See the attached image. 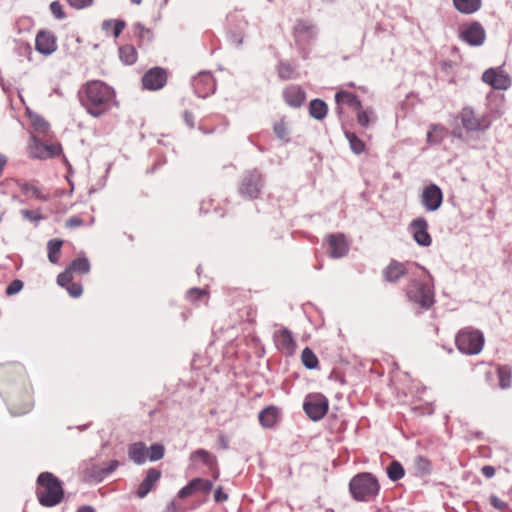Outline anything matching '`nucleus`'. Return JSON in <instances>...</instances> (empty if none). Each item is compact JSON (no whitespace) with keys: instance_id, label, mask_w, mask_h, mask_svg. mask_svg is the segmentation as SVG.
Listing matches in <instances>:
<instances>
[{"instance_id":"32","label":"nucleus","mask_w":512,"mask_h":512,"mask_svg":"<svg viewBox=\"0 0 512 512\" xmlns=\"http://www.w3.org/2000/svg\"><path fill=\"white\" fill-rule=\"evenodd\" d=\"M29 118L36 132L42 135L48 134L50 125L43 117L38 114H29Z\"/></svg>"},{"instance_id":"24","label":"nucleus","mask_w":512,"mask_h":512,"mask_svg":"<svg viewBox=\"0 0 512 512\" xmlns=\"http://www.w3.org/2000/svg\"><path fill=\"white\" fill-rule=\"evenodd\" d=\"M335 100L338 105L347 104L355 110H360L362 108V103L359 98L351 92L339 91L335 94Z\"/></svg>"},{"instance_id":"8","label":"nucleus","mask_w":512,"mask_h":512,"mask_svg":"<svg viewBox=\"0 0 512 512\" xmlns=\"http://www.w3.org/2000/svg\"><path fill=\"white\" fill-rule=\"evenodd\" d=\"M482 81L496 90H507L511 87L510 76L499 68H489L482 74Z\"/></svg>"},{"instance_id":"37","label":"nucleus","mask_w":512,"mask_h":512,"mask_svg":"<svg viewBox=\"0 0 512 512\" xmlns=\"http://www.w3.org/2000/svg\"><path fill=\"white\" fill-rule=\"evenodd\" d=\"M350 148L355 154H361L365 150V144L354 133L346 132Z\"/></svg>"},{"instance_id":"29","label":"nucleus","mask_w":512,"mask_h":512,"mask_svg":"<svg viewBox=\"0 0 512 512\" xmlns=\"http://www.w3.org/2000/svg\"><path fill=\"white\" fill-rule=\"evenodd\" d=\"M445 136V128L439 124H432L427 132V142L431 145L439 144Z\"/></svg>"},{"instance_id":"22","label":"nucleus","mask_w":512,"mask_h":512,"mask_svg":"<svg viewBox=\"0 0 512 512\" xmlns=\"http://www.w3.org/2000/svg\"><path fill=\"white\" fill-rule=\"evenodd\" d=\"M190 460L195 463L200 460L208 469L216 468L217 458L205 449H197L190 455Z\"/></svg>"},{"instance_id":"10","label":"nucleus","mask_w":512,"mask_h":512,"mask_svg":"<svg viewBox=\"0 0 512 512\" xmlns=\"http://www.w3.org/2000/svg\"><path fill=\"white\" fill-rule=\"evenodd\" d=\"M442 201L443 194L437 185L430 184L423 189L421 203L427 211H436L441 206Z\"/></svg>"},{"instance_id":"5","label":"nucleus","mask_w":512,"mask_h":512,"mask_svg":"<svg viewBox=\"0 0 512 512\" xmlns=\"http://www.w3.org/2000/svg\"><path fill=\"white\" fill-rule=\"evenodd\" d=\"M408 299L424 309L430 308L434 303L433 292L430 287L418 280H411L406 287Z\"/></svg>"},{"instance_id":"41","label":"nucleus","mask_w":512,"mask_h":512,"mask_svg":"<svg viewBox=\"0 0 512 512\" xmlns=\"http://www.w3.org/2000/svg\"><path fill=\"white\" fill-rule=\"evenodd\" d=\"M119 466V462L117 460H111L107 463L105 467H99L97 471V477L101 480L114 472Z\"/></svg>"},{"instance_id":"12","label":"nucleus","mask_w":512,"mask_h":512,"mask_svg":"<svg viewBox=\"0 0 512 512\" xmlns=\"http://www.w3.org/2000/svg\"><path fill=\"white\" fill-rule=\"evenodd\" d=\"M62 149L59 144H45L33 137V142L30 145V155L33 158L48 159L59 155Z\"/></svg>"},{"instance_id":"14","label":"nucleus","mask_w":512,"mask_h":512,"mask_svg":"<svg viewBox=\"0 0 512 512\" xmlns=\"http://www.w3.org/2000/svg\"><path fill=\"white\" fill-rule=\"evenodd\" d=\"M36 50L43 55H50L57 49L56 37L52 32L40 31L35 40Z\"/></svg>"},{"instance_id":"46","label":"nucleus","mask_w":512,"mask_h":512,"mask_svg":"<svg viewBox=\"0 0 512 512\" xmlns=\"http://www.w3.org/2000/svg\"><path fill=\"white\" fill-rule=\"evenodd\" d=\"M50 11L52 13V15L58 19V20H62L66 17V14L63 10V6L62 4L59 2V1H53L50 3Z\"/></svg>"},{"instance_id":"19","label":"nucleus","mask_w":512,"mask_h":512,"mask_svg":"<svg viewBox=\"0 0 512 512\" xmlns=\"http://www.w3.org/2000/svg\"><path fill=\"white\" fill-rule=\"evenodd\" d=\"M161 477V472L155 468H151L148 470L145 479L139 485L137 490V496L139 498H144L155 486L158 480Z\"/></svg>"},{"instance_id":"7","label":"nucleus","mask_w":512,"mask_h":512,"mask_svg":"<svg viewBox=\"0 0 512 512\" xmlns=\"http://www.w3.org/2000/svg\"><path fill=\"white\" fill-rule=\"evenodd\" d=\"M263 180L261 174L257 170L247 171L241 180L239 193L247 199H256L259 197Z\"/></svg>"},{"instance_id":"1","label":"nucleus","mask_w":512,"mask_h":512,"mask_svg":"<svg viewBox=\"0 0 512 512\" xmlns=\"http://www.w3.org/2000/svg\"><path fill=\"white\" fill-rule=\"evenodd\" d=\"M79 100L90 115L99 117L112 107L115 92L103 81L92 80L85 83L79 90Z\"/></svg>"},{"instance_id":"38","label":"nucleus","mask_w":512,"mask_h":512,"mask_svg":"<svg viewBox=\"0 0 512 512\" xmlns=\"http://www.w3.org/2000/svg\"><path fill=\"white\" fill-rule=\"evenodd\" d=\"M277 72L283 80H289L294 76V68L288 62H280L277 66Z\"/></svg>"},{"instance_id":"26","label":"nucleus","mask_w":512,"mask_h":512,"mask_svg":"<svg viewBox=\"0 0 512 512\" xmlns=\"http://www.w3.org/2000/svg\"><path fill=\"white\" fill-rule=\"evenodd\" d=\"M328 112L327 104L321 99H313L309 104V114L316 120H323Z\"/></svg>"},{"instance_id":"53","label":"nucleus","mask_w":512,"mask_h":512,"mask_svg":"<svg viewBox=\"0 0 512 512\" xmlns=\"http://www.w3.org/2000/svg\"><path fill=\"white\" fill-rule=\"evenodd\" d=\"M200 82H205L211 84V90H213V79L212 76L209 73H203L200 74L198 77L194 79L195 86L198 85Z\"/></svg>"},{"instance_id":"13","label":"nucleus","mask_w":512,"mask_h":512,"mask_svg":"<svg viewBox=\"0 0 512 512\" xmlns=\"http://www.w3.org/2000/svg\"><path fill=\"white\" fill-rule=\"evenodd\" d=\"M410 227L413 231L414 240L421 246L427 247L431 244L432 239L428 233V223L425 218H415Z\"/></svg>"},{"instance_id":"39","label":"nucleus","mask_w":512,"mask_h":512,"mask_svg":"<svg viewBox=\"0 0 512 512\" xmlns=\"http://www.w3.org/2000/svg\"><path fill=\"white\" fill-rule=\"evenodd\" d=\"M273 130L278 139L286 142L289 140L287 124L283 119L274 124Z\"/></svg>"},{"instance_id":"11","label":"nucleus","mask_w":512,"mask_h":512,"mask_svg":"<svg viewBox=\"0 0 512 512\" xmlns=\"http://www.w3.org/2000/svg\"><path fill=\"white\" fill-rule=\"evenodd\" d=\"M167 82V73L161 67H154L148 70L142 77L143 86L148 90H159Z\"/></svg>"},{"instance_id":"61","label":"nucleus","mask_w":512,"mask_h":512,"mask_svg":"<svg viewBox=\"0 0 512 512\" xmlns=\"http://www.w3.org/2000/svg\"><path fill=\"white\" fill-rule=\"evenodd\" d=\"M133 4L140 5L142 0H130Z\"/></svg>"},{"instance_id":"45","label":"nucleus","mask_w":512,"mask_h":512,"mask_svg":"<svg viewBox=\"0 0 512 512\" xmlns=\"http://www.w3.org/2000/svg\"><path fill=\"white\" fill-rule=\"evenodd\" d=\"M22 216L31 222H39L44 219L40 210H21Z\"/></svg>"},{"instance_id":"54","label":"nucleus","mask_w":512,"mask_h":512,"mask_svg":"<svg viewBox=\"0 0 512 512\" xmlns=\"http://www.w3.org/2000/svg\"><path fill=\"white\" fill-rule=\"evenodd\" d=\"M83 225V220L79 216H72L66 221L67 228H76Z\"/></svg>"},{"instance_id":"55","label":"nucleus","mask_w":512,"mask_h":512,"mask_svg":"<svg viewBox=\"0 0 512 512\" xmlns=\"http://www.w3.org/2000/svg\"><path fill=\"white\" fill-rule=\"evenodd\" d=\"M227 499H228V495L223 492L222 487H218L214 493V500L219 503V502H224Z\"/></svg>"},{"instance_id":"52","label":"nucleus","mask_w":512,"mask_h":512,"mask_svg":"<svg viewBox=\"0 0 512 512\" xmlns=\"http://www.w3.org/2000/svg\"><path fill=\"white\" fill-rule=\"evenodd\" d=\"M490 504L494 508H496L498 510H501V511L505 510L507 508V506H508L506 502H504L503 500L499 499L496 495H491L490 496Z\"/></svg>"},{"instance_id":"27","label":"nucleus","mask_w":512,"mask_h":512,"mask_svg":"<svg viewBox=\"0 0 512 512\" xmlns=\"http://www.w3.org/2000/svg\"><path fill=\"white\" fill-rule=\"evenodd\" d=\"M63 245V240L54 238L48 241L47 243V251H48V259L52 264H57L59 262L60 252Z\"/></svg>"},{"instance_id":"6","label":"nucleus","mask_w":512,"mask_h":512,"mask_svg":"<svg viewBox=\"0 0 512 512\" xmlns=\"http://www.w3.org/2000/svg\"><path fill=\"white\" fill-rule=\"evenodd\" d=\"M328 407V399L320 393L307 395L303 403L305 413L313 421L322 419L326 415Z\"/></svg>"},{"instance_id":"49","label":"nucleus","mask_w":512,"mask_h":512,"mask_svg":"<svg viewBox=\"0 0 512 512\" xmlns=\"http://www.w3.org/2000/svg\"><path fill=\"white\" fill-rule=\"evenodd\" d=\"M195 484H197V481L191 480L186 486H184L179 492L178 497L183 499L186 497L191 496L195 493Z\"/></svg>"},{"instance_id":"34","label":"nucleus","mask_w":512,"mask_h":512,"mask_svg":"<svg viewBox=\"0 0 512 512\" xmlns=\"http://www.w3.org/2000/svg\"><path fill=\"white\" fill-rule=\"evenodd\" d=\"M72 273L86 274L90 271V263L87 258H77L67 267Z\"/></svg>"},{"instance_id":"23","label":"nucleus","mask_w":512,"mask_h":512,"mask_svg":"<svg viewBox=\"0 0 512 512\" xmlns=\"http://www.w3.org/2000/svg\"><path fill=\"white\" fill-rule=\"evenodd\" d=\"M453 4L457 11L469 15L481 8L482 0H453Z\"/></svg>"},{"instance_id":"30","label":"nucleus","mask_w":512,"mask_h":512,"mask_svg":"<svg viewBox=\"0 0 512 512\" xmlns=\"http://www.w3.org/2000/svg\"><path fill=\"white\" fill-rule=\"evenodd\" d=\"M119 56L123 63L131 65L137 60V51L132 45H124L119 49Z\"/></svg>"},{"instance_id":"50","label":"nucleus","mask_w":512,"mask_h":512,"mask_svg":"<svg viewBox=\"0 0 512 512\" xmlns=\"http://www.w3.org/2000/svg\"><path fill=\"white\" fill-rule=\"evenodd\" d=\"M23 288V282L21 280H13L6 288V294L12 296L17 294Z\"/></svg>"},{"instance_id":"44","label":"nucleus","mask_w":512,"mask_h":512,"mask_svg":"<svg viewBox=\"0 0 512 512\" xmlns=\"http://www.w3.org/2000/svg\"><path fill=\"white\" fill-rule=\"evenodd\" d=\"M110 25H113V35L115 38L119 37L125 28V22L122 20L105 21L103 23V28L107 29Z\"/></svg>"},{"instance_id":"9","label":"nucleus","mask_w":512,"mask_h":512,"mask_svg":"<svg viewBox=\"0 0 512 512\" xmlns=\"http://www.w3.org/2000/svg\"><path fill=\"white\" fill-rule=\"evenodd\" d=\"M460 38L471 46H480L486 39V32L481 23L474 21L461 30Z\"/></svg>"},{"instance_id":"21","label":"nucleus","mask_w":512,"mask_h":512,"mask_svg":"<svg viewBox=\"0 0 512 512\" xmlns=\"http://www.w3.org/2000/svg\"><path fill=\"white\" fill-rule=\"evenodd\" d=\"M258 419L264 428H272L279 419V409L275 406H268L260 411Z\"/></svg>"},{"instance_id":"36","label":"nucleus","mask_w":512,"mask_h":512,"mask_svg":"<svg viewBox=\"0 0 512 512\" xmlns=\"http://www.w3.org/2000/svg\"><path fill=\"white\" fill-rule=\"evenodd\" d=\"M375 120L374 111L372 108H368L363 110L362 108L360 110H357V121L360 126L362 127H368L371 121Z\"/></svg>"},{"instance_id":"15","label":"nucleus","mask_w":512,"mask_h":512,"mask_svg":"<svg viewBox=\"0 0 512 512\" xmlns=\"http://www.w3.org/2000/svg\"><path fill=\"white\" fill-rule=\"evenodd\" d=\"M329 252L332 258L344 257L349 251V244L344 234H330L327 237Z\"/></svg>"},{"instance_id":"3","label":"nucleus","mask_w":512,"mask_h":512,"mask_svg":"<svg viewBox=\"0 0 512 512\" xmlns=\"http://www.w3.org/2000/svg\"><path fill=\"white\" fill-rule=\"evenodd\" d=\"M349 491L356 501L368 502L377 497L380 484L373 474L363 472L352 477L349 483Z\"/></svg>"},{"instance_id":"16","label":"nucleus","mask_w":512,"mask_h":512,"mask_svg":"<svg viewBox=\"0 0 512 512\" xmlns=\"http://www.w3.org/2000/svg\"><path fill=\"white\" fill-rule=\"evenodd\" d=\"M275 342L277 348L286 356H291L295 353L296 343L292 337V333L287 328H283L275 333Z\"/></svg>"},{"instance_id":"48","label":"nucleus","mask_w":512,"mask_h":512,"mask_svg":"<svg viewBox=\"0 0 512 512\" xmlns=\"http://www.w3.org/2000/svg\"><path fill=\"white\" fill-rule=\"evenodd\" d=\"M66 2L71 8L81 10L90 7L94 0H66Z\"/></svg>"},{"instance_id":"31","label":"nucleus","mask_w":512,"mask_h":512,"mask_svg":"<svg viewBox=\"0 0 512 512\" xmlns=\"http://www.w3.org/2000/svg\"><path fill=\"white\" fill-rule=\"evenodd\" d=\"M386 473L391 481H398L404 477L405 470L400 462L394 460L387 467Z\"/></svg>"},{"instance_id":"40","label":"nucleus","mask_w":512,"mask_h":512,"mask_svg":"<svg viewBox=\"0 0 512 512\" xmlns=\"http://www.w3.org/2000/svg\"><path fill=\"white\" fill-rule=\"evenodd\" d=\"M164 446L161 444H153L147 451V457L150 461H158L164 456Z\"/></svg>"},{"instance_id":"35","label":"nucleus","mask_w":512,"mask_h":512,"mask_svg":"<svg viewBox=\"0 0 512 512\" xmlns=\"http://www.w3.org/2000/svg\"><path fill=\"white\" fill-rule=\"evenodd\" d=\"M20 189L24 195L27 197H35L38 200L46 201L48 198L42 192L33 185H30L28 183H23L20 185Z\"/></svg>"},{"instance_id":"4","label":"nucleus","mask_w":512,"mask_h":512,"mask_svg":"<svg viewBox=\"0 0 512 512\" xmlns=\"http://www.w3.org/2000/svg\"><path fill=\"white\" fill-rule=\"evenodd\" d=\"M455 343L461 353L477 355L482 351L485 339L481 331L467 327L457 333Z\"/></svg>"},{"instance_id":"2","label":"nucleus","mask_w":512,"mask_h":512,"mask_svg":"<svg viewBox=\"0 0 512 512\" xmlns=\"http://www.w3.org/2000/svg\"><path fill=\"white\" fill-rule=\"evenodd\" d=\"M37 498L44 507L58 505L64 496L61 481L50 472H43L37 478Z\"/></svg>"},{"instance_id":"17","label":"nucleus","mask_w":512,"mask_h":512,"mask_svg":"<svg viewBox=\"0 0 512 512\" xmlns=\"http://www.w3.org/2000/svg\"><path fill=\"white\" fill-rule=\"evenodd\" d=\"M460 120L463 128L468 132L485 130L487 125H483L482 120L475 115L471 108H464L460 113Z\"/></svg>"},{"instance_id":"42","label":"nucleus","mask_w":512,"mask_h":512,"mask_svg":"<svg viewBox=\"0 0 512 512\" xmlns=\"http://www.w3.org/2000/svg\"><path fill=\"white\" fill-rule=\"evenodd\" d=\"M192 480L197 481V484H195V493L203 492L208 494L213 488V483L210 480L203 478H194Z\"/></svg>"},{"instance_id":"28","label":"nucleus","mask_w":512,"mask_h":512,"mask_svg":"<svg viewBox=\"0 0 512 512\" xmlns=\"http://www.w3.org/2000/svg\"><path fill=\"white\" fill-rule=\"evenodd\" d=\"M499 386L501 389H508L512 384V369L508 365H501L497 369Z\"/></svg>"},{"instance_id":"60","label":"nucleus","mask_w":512,"mask_h":512,"mask_svg":"<svg viewBox=\"0 0 512 512\" xmlns=\"http://www.w3.org/2000/svg\"><path fill=\"white\" fill-rule=\"evenodd\" d=\"M210 471H212V475H213V478L214 479H218L219 477V469H218V465L216 464V468L214 469H209Z\"/></svg>"},{"instance_id":"57","label":"nucleus","mask_w":512,"mask_h":512,"mask_svg":"<svg viewBox=\"0 0 512 512\" xmlns=\"http://www.w3.org/2000/svg\"><path fill=\"white\" fill-rule=\"evenodd\" d=\"M481 472L486 478H492L496 471L493 466L486 465L481 468Z\"/></svg>"},{"instance_id":"18","label":"nucleus","mask_w":512,"mask_h":512,"mask_svg":"<svg viewBox=\"0 0 512 512\" xmlns=\"http://www.w3.org/2000/svg\"><path fill=\"white\" fill-rule=\"evenodd\" d=\"M285 102L291 107H300L306 98L305 91L298 85H290L283 91Z\"/></svg>"},{"instance_id":"43","label":"nucleus","mask_w":512,"mask_h":512,"mask_svg":"<svg viewBox=\"0 0 512 512\" xmlns=\"http://www.w3.org/2000/svg\"><path fill=\"white\" fill-rule=\"evenodd\" d=\"M415 467L423 475L428 474L431 470L430 461L423 456H417L415 458Z\"/></svg>"},{"instance_id":"51","label":"nucleus","mask_w":512,"mask_h":512,"mask_svg":"<svg viewBox=\"0 0 512 512\" xmlns=\"http://www.w3.org/2000/svg\"><path fill=\"white\" fill-rule=\"evenodd\" d=\"M66 289H67L69 295L74 297V298L79 297L82 294V292H83L82 285L79 284V283H73L72 282L69 286H67Z\"/></svg>"},{"instance_id":"20","label":"nucleus","mask_w":512,"mask_h":512,"mask_svg":"<svg viewBox=\"0 0 512 512\" xmlns=\"http://www.w3.org/2000/svg\"><path fill=\"white\" fill-rule=\"evenodd\" d=\"M407 270L403 263L393 260L389 263V265L384 270L385 280L388 282L395 283L401 277L406 275Z\"/></svg>"},{"instance_id":"56","label":"nucleus","mask_w":512,"mask_h":512,"mask_svg":"<svg viewBox=\"0 0 512 512\" xmlns=\"http://www.w3.org/2000/svg\"><path fill=\"white\" fill-rule=\"evenodd\" d=\"M204 291L199 288H192L188 291L187 296L191 300L199 299L202 295H204Z\"/></svg>"},{"instance_id":"47","label":"nucleus","mask_w":512,"mask_h":512,"mask_svg":"<svg viewBox=\"0 0 512 512\" xmlns=\"http://www.w3.org/2000/svg\"><path fill=\"white\" fill-rule=\"evenodd\" d=\"M57 283L60 286L67 288V286H69L72 283V272L68 268H66L64 272L58 275Z\"/></svg>"},{"instance_id":"59","label":"nucleus","mask_w":512,"mask_h":512,"mask_svg":"<svg viewBox=\"0 0 512 512\" xmlns=\"http://www.w3.org/2000/svg\"><path fill=\"white\" fill-rule=\"evenodd\" d=\"M77 512H95V510L92 506L85 505V506L80 507L77 510Z\"/></svg>"},{"instance_id":"33","label":"nucleus","mask_w":512,"mask_h":512,"mask_svg":"<svg viewBox=\"0 0 512 512\" xmlns=\"http://www.w3.org/2000/svg\"><path fill=\"white\" fill-rule=\"evenodd\" d=\"M301 360L303 365L307 369H316L319 365V361L315 353L308 347L304 348L301 354Z\"/></svg>"},{"instance_id":"25","label":"nucleus","mask_w":512,"mask_h":512,"mask_svg":"<svg viewBox=\"0 0 512 512\" xmlns=\"http://www.w3.org/2000/svg\"><path fill=\"white\" fill-rule=\"evenodd\" d=\"M129 458L136 464L141 465L146 461L147 450L142 442H136L129 446Z\"/></svg>"},{"instance_id":"62","label":"nucleus","mask_w":512,"mask_h":512,"mask_svg":"<svg viewBox=\"0 0 512 512\" xmlns=\"http://www.w3.org/2000/svg\"><path fill=\"white\" fill-rule=\"evenodd\" d=\"M302 26H304V25H303V24H301V23H299V24L296 26V30H297V31H298V30H300V28H301Z\"/></svg>"},{"instance_id":"58","label":"nucleus","mask_w":512,"mask_h":512,"mask_svg":"<svg viewBox=\"0 0 512 512\" xmlns=\"http://www.w3.org/2000/svg\"><path fill=\"white\" fill-rule=\"evenodd\" d=\"M166 512H182L176 505L174 501H172L166 509Z\"/></svg>"}]
</instances>
